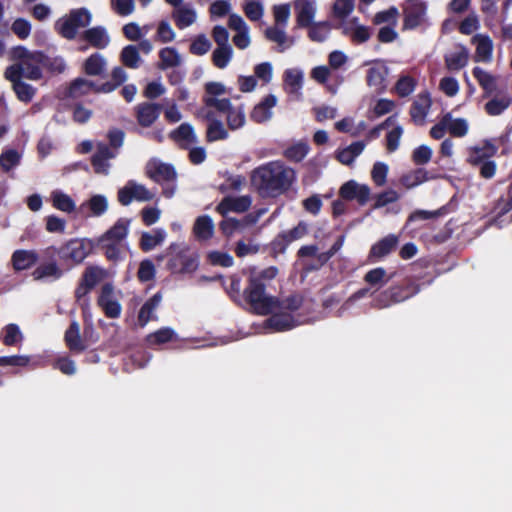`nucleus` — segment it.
I'll use <instances>...</instances> for the list:
<instances>
[{"mask_svg": "<svg viewBox=\"0 0 512 512\" xmlns=\"http://www.w3.org/2000/svg\"><path fill=\"white\" fill-rule=\"evenodd\" d=\"M264 322V327L273 332H284L295 328L298 325L295 317L284 311H274Z\"/></svg>", "mask_w": 512, "mask_h": 512, "instance_id": "6ab92c4d", "label": "nucleus"}, {"mask_svg": "<svg viewBox=\"0 0 512 512\" xmlns=\"http://www.w3.org/2000/svg\"><path fill=\"white\" fill-rule=\"evenodd\" d=\"M161 300L162 295L160 292H157L142 305L138 314V321L142 327L152 319V314L159 306Z\"/></svg>", "mask_w": 512, "mask_h": 512, "instance_id": "a19ab883", "label": "nucleus"}, {"mask_svg": "<svg viewBox=\"0 0 512 512\" xmlns=\"http://www.w3.org/2000/svg\"><path fill=\"white\" fill-rule=\"evenodd\" d=\"M355 8V0H336L333 5V14L336 18L346 21L345 19L353 12Z\"/></svg>", "mask_w": 512, "mask_h": 512, "instance_id": "e2e57ef3", "label": "nucleus"}, {"mask_svg": "<svg viewBox=\"0 0 512 512\" xmlns=\"http://www.w3.org/2000/svg\"><path fill=\"white\" fill-rule=\"evenodd\" d=\"M64 342L70 352L80 354L88 347L87 329L84 330V337L80 335V325L77 321H72L65 331Z\"/></svg>", "mask_w": 512, "mask_h": 512, "instance_id": "dca6fc26", "label": "nucleus"}, {"mask_svg": "<svg viewBox=\"0 0 512 512\" xmlns=\"http://www.w3.org/2000/svg\"><path fill=\"white\" fill-rule=\"evenodd\" d=\"M277 98H264L262 102L254 107L250 114L251 120L256 123H263L272 116L271 109L276 105Z\"/></svg>", "mask_w": 512, "mask_h": 512, "instance_id": "58836bf2", "label": "nucleus"}, {"mask_svg": "<svg viewBox=\"0 0 512 512\" xmlns=\"http://www.w3.org/2000/svg\"><path fill=\"white\" fill-rule=\"evenodd\" d=\"M447 130L453 137H464L468 133V123L463 118L447 119Z\"/></svg>", "mask_w": 512, "mask_h": 512, "instance_id": "69168bd1", "label": "nucleus"}, {"mask_svg": "<svg viewBox=\"0 0 512 512\" xmlns=\"http://www.w3.org/2000/svg\"><path fill=\"white\" fill-rule=\"evenodd\" d=\"M214 109L220 115H226L229 129L235 130L242 127L245 123V115L241 109H235L230 103V98H217L214 101Z\"/></svg>", "mask_w": 512, "mask_h": 512, "instance_id": "f8f14e48", "label": "nucleus"}, {"mask_svg": "<svg viewBox=\"0 0 512 512\" xmlns=\"http://www.w3.org/2000/svg\"><path fill=\"white\" fill-rule=\"evenodd\" d=\"M225 290L230 299L238 306L243 303L244 288L241 285V279L237 275H232L229 278V284L225 286Z\"/></svg>", "mask_w": 512, "mask_h": 512, "instance_id": "603ef678", "label": "nucleus"}, {"mask_svg": "<svg viewBox=\"0 0 512 512\" xmlns=\"http://www.w3.org/2000/svg\"><path fill=\"white\" fill-rule=\"evenodd\" d=\"M388 69L382 62H375L368 70L367 82L369 86L380 89L387 76Z\"/></svg>", "mask_w": 512, "mask_h": 512, "instance_id": "37998d69", "label": "nucleus"}, {"mask_svg": "<svg viewBox=\"0 0 512 512\" xmlns=\"http://www.w3.org/2000/svg\"><path fill=\"white\" fill-rule=\"evenodd\" d=\"M165 237L166 232L160 228L154 229L153 233L143 232L140 237L139 247L143 252H149L162 244Z\"/></svg>", "mask_w": 512, "mask_h": 512, "instance_id": "4c0bfd02", "label": "nucleus"}, {"mask_svg": "<svg viewBox=\"0 0 512 512\" xmlns=\"http://www.w3.org/2000/svg\"><path fill=\"white\" fill-rule=\"evenodd\" d=\"M48 262L42 263L37 266L33 272L32 277L36 281L41 280H58L62 277L63 271L58 266L55 258L47 259Z\"/></svg>", "mask_w": 512, "mask_h": 512, "instance_id": "bb28decb", "label": "nucleus"}, {"mask_svg": "<svg viewBox=\"0 0 512 512\" xmlns=\"http://www.w3.org/2000/svg\"><path fill=\"white\" fill-rule=\"evenodd\" d=\"M233 50L231 46L217 47L212 54L214 65L220 69L225 68L232 59Z\"/></svg>", "mask_w": 512, "mask_h": 512, "instance_id": "680f3d73", "label": "nucleus"}, {"mask_svg": "<svg viewBox=\"0 0 512 512\" xmlns=\"http://www.w3.org/2000/svg\"><path fill=\"white\" fill-rule=\"evenodd\" d=\"M15 64L9 66L5 71V77L13 86L17 96H32L35 89L26 83L22 77L30 80H38L42 77V68L45 66L46 57L39 51H30L19 46L12 52Z\"/></svg>", "mask_w": 512, "mask_h": 512, "instance_id": "f257e3e1", "label": "nucleus"}, {"mask_svg": "<svg viewBox=\"0 0 512 512\" xmlns=\"http://www.w3.org/2000/svg\"><path fill=\"white\" fill-rule=\"evenodd\" d=\"M429 179L430 177L428 176V171L426 169L417 168L402 175L400 182L404 187L411 189L428 181Z\"/></svg>", "mask_w": 512, "mask_h": 512, "instance_id": "09e8293b", "label": "nucleus"}, {"mask_svg": "<svg viewBox=\"0 0 512 512\" xmlns=\"http://www.w3.org/2000/svg\"><path fill=\"white\" fill-rule=\"evenodd\" d=\"M309 152V145L306 142H298L285 149L284 157L292 162L302 161Z\"/></svg>", "mask_w": 512, "mask_h": 512, "instance_id": "6e6d98bb", "label": "nucleus"}, {"mask_svg": "<svg viewBox=\"0 0 512 512\" xmlns=\"http://www.w3.org/2000/svg\"><path fill=\"white\" fill-rule=\"evenodd\" d=\"M169 137L182 148H187L188 145L197 142L194 129L188 123H182L176 129L171 131Z\"/></svg>", "mask_w": 512, "mask_h": 512, "instance_id": "2f4dec72", "label": "nucleus"}, {"mask_svg": "<svg viewBox=\"0 0 512 512\" xmlns=\"http://www.w3.org/2000/svg\"><path fill=\"white\" fill-rule=\"evenodd\" d=\"M308 232V225L304 221H300L290 230L280 232L271 242L272 252L283 254L292 242L303 238Z\"/></svg>", "mask_w": 512, "mask_h": 512, "instance_id": "9d476101", "label": "nucleus"}, {"mask_svg": "<svg viewBox=\"0 0 512 512\" xmlns=\"http://www.w3.org/2000/svg\"><path fill=\"white\" fill-rule=\"evenodd\" d=\"M227 25L235 32L232 38L234 45L241 50L248 48L251 44L250 29L243 17L239 14H230Z\"/></svg>", "mask_w": 512, "mask_h": 512, "instance_id": "ddd939ff", "label": "nucleus"}, {"mask_svg": "<svg viewBox=\"0 0 512 512\" xmlns=\"http://www.w3.org/2000/svg\"><path fill=\"white\" fill-rule=\"evenodd\" d=\"M51 200L53 207L62 212L71 213L75 210L74 200L60 190L51 193Z\"/></svg>", "mask_w": 512, "mask_h": 512, "instance_id": "8fccbe9b", "label": "nucleus"}, {"mask_svg": "<svg viewBox=\"0 0 512 512\" xmlns=\"http://www.w3.org/2000/svg\"><path fill=\"white\" fill-rule=\"evenodd\" d=\"M341 28L346 36L358 44L368 41L371 35L369 28L360 24L357 17L342 22Z\"/></svg>", "mask_w": 512, "mask_h": 512, "instance_id": "412c9836", "label": "nucleus"}, {"mask_svg": "<svg viewBox=\"0 0 512 512\" xmlns=\"http://www.w3.org/2000/svg\"><path fill=\"white\" fill-rule=\"evenodd\" d=\"M274 25L286 27L291 15V6L289 3L277 4L272 7Z\"/></svg>", "mask_w": 512, "mask_h": 512, "instance_id": "052dcab7", "label": "nucleus"}, {"mask_svg": "<svg viewBox=\"0 0 512 512\" xmlns=\"http://www.w3.org/2000/svg\"><path fill=\"white\" fill-rule=\"evenodd\" d=\"M431 106V98H418L410 108L411 120L415 125H423L427 112Z\"/></svg>", "mask_w": 512, "mask_h": 512, "instance_id": "ea45409f", "label": "nucleus"}, {"mask_svg": "<svg viewBox=\"0 0 512 512\" xmlns=\"http://www.w3.org/2000/svg\"><path fill=\"white\" fill-rule=\"evenodd\" d=\"M116 156L114 152L105 144H99L97 151L91 157V164L94 172L97 174H108L109 163L108 160Z\"/></svg>", "mask_w": 512, "mask_h": 512, "instance_id": "cd10ccee", "label": "nucleus"}, {"mask_svg": "<svg viewBox=\"0 0 512 512\" xmlns=\"http://www.w3.org/2000/svg\"><path fill=\"white\" fill-rule=\"evenodd\" d=\"M195 236L200 240H208L212 237L214 231V224L210 216H199L193 228Z\"/></svg>", "mask_w": 512, "mask_h": 512, "instance_id": "a18cd8bd", "label": "nucleus"}, {"mask_svg": "<svg viewBox=\"0 0 512 512\" xmlns=\"http://www.w3.org/2000/svg\"><path fill=\"white\" fill-rule=\"evenodd\" d=\"M472 42L476 45L474 59L477 62H490L492 59V40L485 35H475Z\"/></svg>", "mask_w": 512, "mask_h": 512, "instance_id": "473e14b6", "label": "nucleus"}, {"mask_svg": "<svg viewBox=\"0 0 512 512\" xmlns=\"http://www.w3.org/2000/svg\"><path fill=\"white\" fill-rule=\"evenodd\" d=\"M130 222L131 221L127 218H119L114 225L101 236L100 242L120 243L128 235Z\"/></svg>", "mask_w": 512, "mask_h": 512, "instance_id": "c756f323", "label": "nucleus"}, {"mask_svg": "<svg viewBox=\"0 0 512 512\" xmlns=\"http://www.w3.org/2000/svg\"><path fill=\"white\" fill-rule=\"evenodd\" d=\"M93 216L99 217L108 209V201L104 195H93L87 202Z\"/></svg>", "mask_w": 512, "mask_h": 512, "instance_id": "774afa93", "label": "nucleus"}, {"mask_svg": "<svg viewBox=\"0 0 512 512\" xmlns=\"http://www.w3.org/2000/svg\"><path fill=\"white\" fill-rule=\"evenodd\" d=\"M303 71L298 68H290L284 71L283 80L287 93L296 94L303 84Z\"/></svg>", "mask_w": 512, "mask_h": 512, "instance_id": "e433bc0d", "label": "nucleus"}, {"mask_svg": "<svg viewBox=\"0 0 512 512\" xmlns=\"http://www.w3.org/2000/svg\"><path fill=\"white\" fill-rule=\"evenodd\" d=\"M512 103V98H489L484 105V111L489 116L502 114Z\"/></svg>", "mask_w": 512, "mask_h": 512, "instance_id": "5fc2aeb1", "label": "nucleus"}, {"mask_svg": "<svg viewBox=\"0 0 512 512\" xmlns=\"http://www.w3.org/2000/svg\"><path fill=\"white\" fill-rule=\"evenodd\" d=\"M498 152V146L491 139H484L482 145H476L467 149L466 162L473 167L494 157Z\"/></svg>", "mask_w": 512, "mask_h": 512, "instance_id": "4468645a", "label": "nucleus"}, {"mask_svg": "<svg viewBox=\"0 0 512 512\" xmlns=\"http://www.w3.org/2000/svg\"><path fill=\"white\" fill-rule=\"evenodd\" d=\"M473 74L486 92L492 93L496 90L497 79L494 76L479 67L474 68Z\"/></svg>", "mask_w": 512, "mask_h": 512, "instance_id": "13d9d810", "label": "nucleus"}, {"mask_svg": "<svg viewBox=\"0 0 512 512\" xmlns=\"http://www.w3.org/2000/svg\"><path fill=\"white\" fill-rule=\"evenodd\" d=\"M39 260L34 250L19 249L13 252L11 262L15 271H24L33 267Z\"/></svg>", "mask_w": 512, "mask_h": 512, "instance_id": "c85d7f7f", "label": "nucleus"}, {"mask_svg": "<svg viewBox=\"0 0 512 512\" xmlns=\"http://www.w3.org/2000/svg\"><path fill=\"white\" fill-rule=\"evenodd\" d=\"M91 244L83 239H72L60 248L49 246L43 250L45 259H52L59 256L60 259L70 260L74 264L81 263L90 253Z\"/></svg>", "mask_w": 512, "mask_h": 512, "instance_id": "423d86ee", "label": "nucleus"}, {"mask_svg": "<svg viewBox=\"0 0 512 512\" xmlns=\"http://www.w3.org/2000/svg\"><path fill=\"white\" fill-rule=\"evenodd\" d=\"M146 176L162 187V194L171 198L176 190L177 173L173 165L159 161L148 162L145 168Z\"/></svg>", "mask_w": 512, "mask_h": 512, "instance_id": "39448f33", "label": "nucleus"}, {"mask_svg": "<svg viewBox=\"0 0 512 512\" xmlns=\"http://www.w3.org/2000/svg\"><path fill=\"white\" fill-rule=\"evenodd\" d=\"M404 29H416L428 24L427 5L422 0H406L403 6Z\"/></svg>", "mask_w": 512, "mask_h": 512, "instance_id": "6e6552de", "label": "nucleus"}, {"mask_svg": "<svg viewBox=\"0 0 512 512\" xmlns=\"http://www.w3.org/2000/svg\"><path fill=\"white\" fill-rule=\"evenodd\" d=\"M91 18V13L87 9H74L68 15L60 18L56 22L55 28L64 38L73 39L76 37L78 29L90 24Z\"/></svg>", "mask_w": 512, "mask_h": 512, "instance_id": "0eeeda50", "label": "nucleus"}, {"mask_svg": "<svg viewBox=\"0 0 512 512\" xmlns=\"http://www.w3.org/2000/svg\"><path fill=\"white\" fill-rule=\"evenodd\" d=\"M127 72L122 67H114L110 73V79L101 86V92L111 93L126 82Z\"/></svg>", "mask_w": 512, "mask_h": 512, "instance_id": "de8ad7c7", "label": "nucleus"}, {"mask_svg": "<svg viewBox=\"0 0 512 512\" xmlns=\"http://www.w3.org/2000/svg\"><path fill=\"white\" fill-rule=\"evenodd\" d=\"M0 339L5 346H16L23 341L24 336L17 324L10 323L3 327Z\"/></svg>", "mask_w": 512, "mask_h": 512, "instance_id": "49530a36", "label": "nucleus"}, {"mask_svg": "<svg viewBox=\"0 0 512 512\" xmlns=\"http://www.w3.org/2000/svg\"><path fill=\"white\" fill-rule=\"evenodd\" d=\"M398 244V236L394 234H389L385 236L384 238L380 239L379 241L372 245L368 254L369 261L375 263L377 261L382 260L390 253H392L397 248Z\"/></svg>", "mask_w": 512, "mask_h": 512, "instance_id": "a211bd4d", "label": "nucleus"}, {"mask_svg": "<svg viewBox=\"0 0 512 512\" xmlns=\"http://www.w3.org/2000/svg\"><path fill=\"white\" fill-rule=\"evenodd\" d=\"M84 39L97 49H104L110 43V37L103 27H93L84 32Z\"/></svg>", "mask_w": 512, "mask_h": 512, "instance_id": "f704fd0d", "label": "nucleus"}, {"mask_svg": "<svg viewBox=\"0 0 512 512\" xmlns=\"http://www.w3.org/2000/svg\"><path fill=\"white\" fill-rule=\"evenodd\" d=\"M106 66L105 57L100 53H94L85 60L83 70L88 75L97 76L105 71Z\"/></svg>", "mask_w": 512, "mask_h": 512, "instance_id": "c03bdc74", "label": "nucleus"}, {"mask_svg": "<svg viewBox=\"0 0 512 512\" xmlns=\"http://www.w3.org/2000/svg\"><path fill=\"white\" fill-rule=\"evenodd\" d=\"M198 265V256L191 253L188 248H184L169 258L167 268L171 273L185 274L194 272Z\"/></svg>", "mask_w": 512, "mask_h": 512, "instance_id": "9b49d317", "label": "nucleus"}, {"mask_svg": "<svg viewBox=\"0 0 512 512\" xmlns=\"http://www.w3.org/2000/svg\"><path fill=\"white\" fill-rule=\"evenodd\" d=\"M389 280L390 277H387L386 270L382 267L371 269L364 275V281L371 287H377V289L386 285Z\"/></svg>", "mask_w": 512, "mask_h": 512, "instance_id": "864d4df0", "label": "nucleus"}, {"mask_svg": "<svg viewBox=\"0 0 512 512\" xmlns=\"http://www.w3.org/2000/svg\"><path fill=\"white\" fill-rule=\"evenodd\" d=\"M159 68L166 70L182 64V55L174 47H165L159 51Z\"/></svg>", "mask_w": 512, "mask_h": 512, "instance_id": "c9c22d12", "label": "nucleus"}, {"mask_svg": "<svg viewBox=\"0 0 512 512\" xmlns=\"http://www.w3.org/2000/svg\"><path fill=\"white\" fill-rule=\"evenodd\" d=\"M250 206L251 198L249 196H227L218 204L216 210L222 215L228 212L244 213L249 210Z\"/></svg>", "mask_w": 512, "mask_h": 512, "instance_id": "5701e85b", "label": "nucleus"}, {"mask_svg": "<svg viewBox=\"0 0 512 512\" xmlns=\"http://www.w3.org/2000/svg\"><path fill=\"white\" fill-rule=\"evenodd\" d=\"M175 331L169 327L161 328L147 336V342L151 345H160L172 341L175 338Z\"/></svg>", "mask_w": 512, "mask_h": 512, "instance_id": "bf43d9fd", "label": "nucleus"}, {"mask_svg": "<svg viewBox=\"0 0 512 512\" xmlns=\"http://www.w3.org/2000/svg\"><path fill=\"white\" fill-rule=\"evenodd\" d=\"M274 303V296L266 293V283L260 282L256 277H247L243 303L240 307L254 314L266 316L273 312Z\"/></svg>", "mask_w": 512, "mask_h": 512, "instance_id": "7ed1b4c3", "label": "nucleus"}, {"mask_svg": "<svg viewBox=\"0 0 512 512\" xmlns=\"http://www.w3.org/2000/svg\"><path fill=\"white\" fill-rule=\"evenodd\" d=\"M370 194L371 190L367 185H360L354 180L345 182L339 189V196L343 200H356L360 206H363L368 202Z\"/></svg>", "mask_w": 512, "mask_h": 512, "instance_id": "2eb2a0df", "label": "nucleus"}, {"mask_svg": "<svg viewBox=\"0 0 512 512\" xmlns=\"http://www.w3.org/2000/svg\"><path fill=\"white\" fill-rule=\"evenodd\" d=\"M216 100L217 98H204V105L198 108L194 113L197 120L208 123L206 130L207 142L225 140L229 136L220 115L213 107L214 101Z\"/></svg>", "mask_w": 512, "mask_h": 512, "instance_id": "20e7f679", "label": "nucleus"}, {"mask_svg": "<svg viewBox=\"0 0 512 512\" xmlns=\"http://www.w3.org/2000/svg\"><path fill=\"white\" fill-rule=\"evenodd\" d=\"M162 111V105L150 102H144L136 108V118L140 126L150 127L159 117Z\"/></svg>", "mask_w": 512, "mask_h": 512, "instance_id": "4be33fe9", "label": "nucleus"}, {"mask_svg": "<svg viewBox=\"0 0 512 512\" xmlns=\"http://www.w3.org/2000/svg\"><path fill=\"white\" fill-rule=\"evenodd\" d=\"M469 60V51L468 49L461 45H454L446 54H445V63L449 70H460L465 67Z\"/></svg>", "mask_w": 512, "mask_h": 512, "instance_id": "393cba45", "label": "nucleus"}, {"mask_svg": "<svg viewBox=\"0 0 512 512\" xmlns=\"http://www.w3.org/2000/svg\"><path fill=\"white\" fill-rule=\"evenodd\" d=\"M394 106V101L386 98H380L379 101L376 103L375 107L372 110L368 111L367 118L369 120H374L392 111Z\"/></svg>", "mask_w": 512, "mask_h": 512, "instance_id": "338daca9", "label": "nucleus"}, {"mask_svg": "<svg viewBox=\"0 0 512 512\" xmlns=\"http://www.w3.org/2000/svg\"><path fill=\"white\" fill-rule=\"evenodd\" d=\"M101 92L94 82L85 78L75 79L69 87V96H81Z\"/></svg>", "mask_w": 512, "mask_h": 512, "instance_id": "79ce46f5", "label": "nucleus"}, {"mask_svg": "<svg viewBox=\"0 0 512 512\" xmlns=\"http://www.w3.org/2000/svg\"><path fill=\"white\" fill-rule=\"evenodd\" d=\"M392 301L396 303L403 302L420 291V285L412 280L405 279L400 284L390 287Z\"/></svg>", "mask_w": 512, "mask_h": 512, "instance_id": "a878e982", "label": "nucleus"}, {"mask_svg": "<svg viewBox=\"0 0 512 512\" xmlns=\"http://www.w3.org/2000/svg\"><path fill=\"white\" fill-rule=\"evenodd\" d=\"M273 312L276 310L292 314L298 311L303 305V297L299 294H291L284 298L274 296Z\"/></svg>", "mask_w": 512, "mask_h": 512, "instance_id": "72a5a7b5", "label": "nucleus"}, {"mask_svg": "<svg viewBox=\"0 0 512 512\" xmlns=\"http://www.w3.org/2000/svg\"><path fill=\"white\" fill-rule=\"evenodd\" d=\"M296 22L300 27H308L313 24L316 12V0H294Z\"/></svg>", "mask_w": 512, "mask_h": 512, "instance_id": "aec40b11", "label": "nucleus"}, {"mask_svg": "<svg viewBox=\"0 0 512 512\" xmlns=\"http://www.w3.org/2000/svg\"><path fill=\"white\" fill-rule=\"evenodd\" d=\"M154 197L155 194L153 192L134 180H129L117 193V200L122 206H128L133 200L139 202L151 201Z\"/></svg>", "mask_w": 512, "mask_h": 512, "instance_id": "1a4fd4ad", "label": "nucleus"}, {"mask_svg": "<svg viewBox=\"0 0 512 512\" xmlns=\"http://www.w3.org/2000/svg\"><path fill=\"white\" fill-rule=\"evenodd\" d=\"M242 8L246 17L251 21H259L264 15V5L259 0H245Z\"/></svg>", "mask_w": 512, "mask_h": 512, "instance_id": "4d7b16f0", "label": "nucleus"}, {"mask_svg": "<svg viewBox=\"0 0 512 512\" xmlns=\"http://www.w3.org/2000/svg\"><path fill=\"white\" fill-rule=\"evenodd\" d=\"M296 179L294 169L271 161L253 170L251 183L262 197H278L287 192Z\"/></svg>", "mask_w": 512, "mask_h": 512, "instance_id": "f03ea898", "label": "nucleus"}, {"mask_svg": "<svg viewBox=\"0 0 512 512\" xmlns=\"http://www.w3.org/2000/svg\"><path fill=\"white\" fill-rule=\"evenodd\" d=\"M286 27L272 25L265 29V38L278 46L279 52H284L294 45V39L289 37L285 31Z\"/></svg>", "mask_w": 512, "mask_h": 512, "instance_id": "b1692460", "label": "nucleus"}, {"mask_svg": "<svg viewBox=\"0 0 512 512\" xmlns=\"http://www.w3.org/2000/svg\"><path fill=\"white\" fill-rule=\"evenodd\" d=\"M114 287L111 283H105L101 287L97 304L108 318H118L121 314V305L113 299Z\"/></svg>", "mask_w": 512, "mask_h": 512, "instance_id": "f3484780", "label": "nucleus"}, {"mask_svg": "<svg viewBox=\"0 0 512 512\" xmlns=\"http://www.w3.org/2000/svg\"><path fill=\"white\" fill-rule=\"evenodd\" d=\"M172 19L179 29H185L196 22L197 12L191 5H182L173 10Z\"/></svg>", "mask_w": 512, "mask_h": 512, "instance_id": "7c9ffc66", "label": "nucleus"}, {"mask_svg": "<svg viewBox=\"0 0 512 512\" xmlns=\"http://www.w3.org/2000/svg\"><path fill=\"white\" fill-rule=\"evenodd\" d=\"M121 62L128 68L136 69L141 64L139 49L135 45L125 46L120 53Z\"/></svg>", "mask_w": 512, "mask_h": 512, "instance_id": "3c124183", "label": "nucleus"}, {"mask_svg": "<svg viewBox=\"0 0 512 512\" xmlns=\"http://www.w3.org/2000/svg\"><path fill=\"white\" fill-rule=\"evenodd\" d=\"M175 38L176 33L171 24L166 20L160 21L157 26L156 40L161 43H170L174 41Z\"/></svg>", "mask_w": 512, "mask_h": 512, "instance_id": "0e129e2a", "label": "nucleus"}]
</instances>
